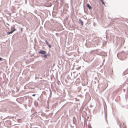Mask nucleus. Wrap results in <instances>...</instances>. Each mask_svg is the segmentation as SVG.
Returning a JSON list of instances; mask_svg holds the SVG:
<instances>
[{
  "label": "nucleus",
  "mask_w": 128,
  "mask_h": 128,
  "mask_svg": "<svg viewBox=\"0 0 128 128\" xmlns=\"http://www.w3.org/2000/svg\"><path fill=\"white\" fill-rule=\"evenodd\" d=\"M38 53L42 54L44 55L46 54V52L45 51L42 50H40L38 52Z\"/></svg>",
  "instance_id": "1"
},
{
  "label": "nucleus",
  "mask_w": 128,
  "mask_h": 128,
  "mask_svg": "<svg viewBox=\"0 0 128 128\" xmlns=\"http://www.w3.org/2000/svg\"><path fill=\"white\" fill-rule=\"evenodd\" d=\"M50 56L49 54V52H48L47 54H44L43 56V57L44 58H47V56Z\"/></svg>",
  "instance_id": "2"
},
{
  "label": "nucleus",
  "mask_w": 128,
  "mask_h": 128,
  "mask_svg": "<svg viewBox=\"0 0 128 128\" xmlns=\"http://www.w3.org/2000/svg\"><path fill=\"white\" fill-rule=\"evenodd\" d=\"M87 6L89 10H91L92 9V7L91 6L88 4H87Z\"/></svg>",
  "instance_id": "3"
},
{
  "label": "nucleus",
  "mask_w": 128,
  "mask_h": 128,
  "mask_svg": "<svg viewBox=\"0 0 128 128\" xmlns=\"http://www.w3.org/2000/svg\"><path fill=\"white\" fill-rule=\"evenodd\" d=\"M60 0V8H61L62 6V5L63 4H64V1L63 0Z\"/></svg>",
  "instance_id": "4"
},
{
  "label": "nucleus",
  "mask_w": 128,
  "mask_h": 128,
  "mask_svg": "<svg viewBox=\"0 0 128 128\" xmlns=\"http://www.w3.org/2000/svg\"><path fill=\"white\" fill-rule=\"evenodd\" d=\"M79 23L81 24L82 26L83 25V22L80 19V18L79 19Z\"/></svg>",
  "instance_id": "5"
},
{
  "label": "nucleus",
  "mask_w": 128,
  "mask_h": 128,
  "mask_svg": "<svg viewBox=\"0 0 128 128\" xmlns=\"http://www.w3.org/2000/svg\"><path fill=\"white\" fill-rule=\"evenodd\" d=\"M105 117L106 121V123H107V124H108V122L107 120V119H106V118H107V115L106 114V113H105Z\"/></svg>",
  "instance_id": "6"
},
{
  "label": "nucleus",
  "mask_w": 128,
  "mask_h": 128,
  "mask_svg": "<svg viewBox=\"0 0 128 128\" xmlns=\"http://www.w3.org/2000/svg\"><path fill=\"white\" fill-rule=\"evenodd\" d=\"M6 123H8L9 125H11L10 122L9 120L6 121Z\"/></svg>",
  "instance_id": "7"
},
{
  "label": "nucleus",
  "mask_w": 128,
  "mask_h": 128,
  "mask_svg": "<svg viewBox=\"0 0 128 128\" xmlns=\"http://www.w3.org/2000/svg\"><path fill=\"white\" fill-rule=\"evenodd\" d=\"M13 32V31H12V30L11 31H10V32H8L7 33V34H12V33Z\"/></svg>",
  "instance_id": "8"
},
{
  "label": "nucleus",
  "mask_w": 128,
  "mask_h": 128,
  "mask_svg": "<svg viewBox=\"0 0 128 128\" xmlns=\"http://www.w3.org/2000/svg\"><path fill=\"white\" fill-rule=\"evenodd\" d=\"M102 2V3L104 5V6H105V4L104 3V2L103 1V0H102V1H101Z\"/></svg>",
  "instance_id": "9"
},
{
  "label": "nucleus",
  "mask_w": 128,
  "mask_h": 128,
  "mask_svg": "<svg viewBox=\"0 0 128 128\" xmlns=\"http://www.w3.org/2000/svg\"><path fill=\"white\" fill-rule=\"evenodd\" d=\"M45 42H46V44H47V45H48V43L47 40H45Z\"/></svg>",
  "instance_id": "10"
},
{
  "label": "nucleus",
  "mask_w": 128,
  "mask_h": 128,
  "mask_svg": "<svg viewBox=\"0 0 128 128\" xmlns=\"http://www.w3.org/2000/svg\"><path fill=\"white\" fill-rule=\"evenodd\" d=\"M88 128H92L91 126L90 125H88Z\"/></svg>",
  "instance_id": "11"
},
{
  "label": "nucleus",
  "mask_w": 128,
  "mask_h": 128,
  "mask_svg": "<svg viewBox=\"0 0 128 128\" xmlns=\"http://www.w3.org/2000/svg\"><path fill=\"white\" fill-rule=\"evenodd\" d=\"M16 29L15 28H14L12 30V31H13V32L14 31H16Z\"/></svg>",
  "instance_id": "12"
},
{
  "label": "nucleus",
  "mask_w": 128,
  "mask_h": 128,
  "mask_svg": "<svg viewBox=\"0 0 128 128\" xmlns=\"http://www.w3.org/2000/svg\"><path fill=\"white\" fill-rule=\"evenodd\" d=\"M48 46L49 48L51 47V45H50L48 44Z\"/></svg>",
  "instance_id": "13"
},
{
  "label": "nucleus",
  "mask_w": 128,
  "mask_h": 128,
  "mask_svg": "<svg viewBox=\"0 0 128 128\" xmlns=\"http://www.w3.org/2000/svg\"><path fill=\"white\" fill-rule=\"evenodd\" d=\"M2 58L0 57V61H2Z\"/></svg>",
  "instance_id": "14"
},
{
  "label": "nucleus",
  "mask_w": 128,
  "mask_h": 128,
  "mask_svg": "<svg viewBox=\"0 0 128 128\" xmlns=\"http://www.w3.org/2000/svg\"><path fill=\"white\" fill-rule=\"evenodd\" d=\"M35 94H34L32 95V96H35Z\"/></svg>",
  "instance_id": "15"
},
{
  "label": "nucleus",
  "mask_w": 128,
  "mask_h": 128,
  "mask_svg": "<svg viewBox=\"0 0 128 128\" xmlns=\"http://www.w3.org/2000/svg\"><path fill=\"white\" fill-rule=\"evenodd\" d=\"M121 41H122V42H123L124 41V40L123 39H121Z\"/></svg>",
  "instance_id": "16"
},
{
  "label": "nucleus",
  "mask_w": 128,
  "mask_h": 128,
  "mask_svg": "<svg viewBox=\"0 0 128 128\" xmlns=\"http://www.w3.org/2000/svg\"><path fill=\"white\" fill-rule=\"evenodd\" d=\"M73 119H74H74L75 120H76V118H75V117H74V118H73Z\"/></svg>",
  "instance_id": "17"
},
{
  "label": "nucleus",
  "mask_w": 128,
  "mask_h": 128,
  "mask_svg": "<svg viewBox=\"0 0 128 128\" xmlns=\"http://www.w3.org/2000/svg\"><path fill=\"white\" fill-rule=\"evenodd\" d=\"M73 124H74V120H73Z\"/></svg>",
  "instance_id": "18"
},
{
  "label": "nucleus",
  "mask_w": 128,
  "mask_h": 128,
  "mask_svg": "<svg viewBox=\"0 0 128 128\" xmlns=\"http://www.w3.org/2000/svg\"><path fill=\"white\" fill-rule=\"evenodd\" d=\"M21 30L22 31V28H21Z\"/></svg>",
  "instance_id": "19"
},
{
  "label": "nucleus",
  "mask_w": 128,
  "mask_h": 128,
  "mask_svg": "<svg viewBox=\"0 0 128 128\" xmlns=\"http://www.w3.org/2000/svg\"><path fill=\"white\" fill-rule=\"evenodd\" d=\"M101 1H102V0H100Z\"/></svg>",
  "instance_id": "20"
},
{
  "label": "nucleus",
  "mask_w": 128,
  "mask_h": 128,
  "mask_svg": "<svg viewBox=\"0 0 128 128\" xmlns=\"http://www.w3.org/2000/svg\"><path fill=\"white\" fill-rule=\"evenodd\" d=\"M101 55V56H102V54H101V55Z\"/></svg>",
  "instance_id": "21"
}]
</instances>
